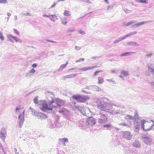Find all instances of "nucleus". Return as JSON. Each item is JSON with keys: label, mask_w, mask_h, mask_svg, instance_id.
Listing matches in <instances>:
<instances>
[{"label": "nucleus", "mask_w": 154, "mask_h": 154, "mask_svg": "<svg viewBox=\"0 0 154 154\" xmlns=\"http://www.w3.org/2000/svg\"><path fill=\"white\" fill-rule=\"evenodd\" d=\"M25 110L23 109V108H17L16 109V112L18 113L21 112L19 116V127H22L24 121V113Z\"/></svg>", "instance_id": "nucleus-1"}, {"label": "nucleus", "mask_w": 154, "mask_h": 154, "mask_svg": "<svg viewBox=\"0 0 154 154\" xmlns=\"http://www.w3.org/2000/svg\"><path fill=\"white\" fill-rule=\"evenodd\" d=\"M64 102L59 98H55L52 100L51 102L49 103V105H52L53 108L57 107L63 105Z\"/></svg>", "instance_id": "nucleus-2"}, {"label": "nucleus", "mask_w": 154, "mask_h": 154, "mask_svg": "<svg viewBox=\"0 0 154 154\" xmlns=\"http://www.w3.org/2000/svg\"><path fill=\"white\" fill-rule=\"evenodd\" d=\"M49 105L45 100H43L41 101L40 104V108L42 111L44 112L48 110L52 111V106H50Z\"/></svg>", "instance_id": "nucleus-3"}, {"label": "nucleus", "mask_w": 154, "mask_h": 154, "mask_svg": "<svg viewBox=\"0 0 154 154\" xmlns=\"http://www.w3.org/2000/svg\"><path fill=\"white\" fill-rule=\"evenodd\" d=\"M72 97L79 103H84L89 99V97L87 96H82L79 95H73Z\"/></svg>", "instance_id": "nucleus-4"}, {"label": "nucleus", "mask_w": 154, "mask_h": 154, "mask_svg": "<svg viewBox=\"0 0 154 154\" xmlns=\"http://www.w3.org/2000/svg\"><path fill=\"white\" fill-rule=\"evenodd\" d=\"M123 134L124 137L127 140H130L132 136L129 132L125 131L123 133Z\"/></svg>", "instance_id": "nucleus-5"}, {"label": "nucleus", "mask_w": 154, "mask_h": 154, "mask_svg": "<svg viewBox=\"0 0 154 154\" xmlns=\"http://www.w3.org/2000/svg\"><path fill=\"white\" fill-rule=\"evenodd\" d=\"M87 124L91 126H92L95 124V121L93 118H89L86 122Z\"/></svg>", "instance_id": "nucleus-6"}, {"label": "nucleus", "mask_w": 154, "mask_h": 154, "mask_svg": "<svg viewBox=\"0 0 154 154\" xmlns=\"http://www.w3.org/2000/svg\"><path fill=\"white\" fill-rule=\"evenodd\" d=\"M101 118L98 120V122L100 123H102L103 121H107V118L104 114L101 115Z\"/></svg>", "instance_id": "nucleus-7"}, {"label": "nucleus", "mask_w": 154, "mask_h": 154, "mask_svg": "<svg viewBox=\"0 0 154 154\" xmlns=\"http://www.w3.org/2000/svg\"><path fill=\"white\" fill-rule=\"evenodd\" d=\"M8 38L9 40L11 41L12 42V39H14L16 42H19V39L18 38L16 37L13 36L12 35H9L8 36Z\"/></svg>", "instance_id": "nucleus-8"}, {"label": "nucleus", "mask_w": 154, "mask_h": 154, "mask_svg": "<svg viewBox=\"0 0 154 154\" xmlns=\"http://www.w3.org/2000/svg\"><path fill=\"white\" fill-rule=\"evenodd\" d=\"M144 142L147 144H150L151 141V139L148 137H146L143 139Z\"/></svg>", "instance_id": "nucleus-9"}, {"label": "nucleus", "mask_w": 154, "mask_h": 154, "mask_svg": "<svg viewBox=\"0 0 154 154\" xmlns=\"http://www.w3.org/2000/svg\"><path fill=\"white\" fill-rule=\"evenodd\" d=\"M136 33V32H135L131 33L128 34L127 35H125V36L121 37V40H123L125 39V38H126L128 37H129V36H131V35H132L133 34H135Z\"/></svg>", "instance_id": "nucleus-10"}, {"label": "nucleus", "mask_w": 154, "mask_h": 154, "mask_svg": "<svg viewBox=\"0 0 154 154\" xmlns=\"http://www.w3.org/2000/svg\"><path fill=\"white\" fill-rule=\"evenodd\" d=\"M96 66H94L93 67H87L84 68L82 69V70L84 71H86L88 70H89L90 69H94V68L96 67Z\"/></svg>", "instance_id": "nucleus-11"}, {"label": "nucleus", "mask_w": 154, "mask_h": 154, "mask_svg": "<svg viewBox=\"0 0 154 154\" xmlns=\"http://www.w3.org/2000/svg\"><path fill=\"white\" fill-rule=\"evenodd\" d=\"M98 82L97 83L99 84H102L104 82L103 79L101 77H98Z\"/></svg>", "instance_id": "nucleus-12"}, {"label": "nucleus", "mask_w": 154, "mask_h": 154, "mask_svg": "<svg viewBox=\"0 0 154 154\" xmlns=\"http://www.w3.org/2000/svg\"><path fill=\"white\" fill-rule=\"evenodd\" d=\"M133 145L134 147L139 148L140 146L139 142L138 141L134 142L133 143Z\"/></svg>", "instance_id": "nucleus-13"}, {"label": "nucleus", "mask_w": 154, "mask_h": 154, "mask_svg": "<svg viewBox=\"0 0 154 154\" xmlns=\"http://www.w3.org/2000/svg\"><path fill=\"white\" fill-rule=\"evenodd\" d=\"M60 141L63 143L64 145H65V143L66 142H67L68 140V139L66 138H63L60 139Z\"/></svg>", "instance_id": "nucleus-14"}, {"label": "nucleus", "mask_w": 154, "mask_h": 154, "mask_svg": "<svg viewBox=\"0 0 154 154\" xmlns=\"http://www.w3.org/2000/svg\"><path fill=\"white\" fill-rule=\"evenodd\" d=\"M94 91H99L102 90L101 89L99 86H95L94 88Z\"/></svg>", "instance_id": "nucleus-15"}, {"label": "nucleus", "mask_w": 154, "mask_h": 154, "mask_svg": "<svg viewBox=\"0 0 154 154\" xmlns=\"http://www.w3.org/2000/svg\"><path fill=\"white\" fill-rule=\"evenodd\" d=\"M50 18L51 20L53 21H54L57 19V17L55 15H50Z\"/></svg>", "instance_id": "nucleus-16"}, {"label": "nucleus", "mask_w": 154, "mask_h": 154, "mask_svg": "<svg viewBox=\"0 0 154 154\" xmlns=\"http://www.w3.org/2000/svg\"><path fill=\"white\" fill-rule=\"evenodd\" d=\"M68 64V62H66L65 64L61 65L60 67L61 69H63L66 68Z\"/></svg>", "instance_id": "nucleus-17"}, {"label": "nucleus", "mask_w": 154, "mask_h": 154, "mask_svg": "<svg viewBox=\"0 0 154 154\" xmlns=\"http://www.w3.org/2000/svg\"><path fill=\"white\" fill-rule=\"evenodd\" d=\"M121 73L124 76H127L128 75V72H127L125 71H122Z\"/></svg>", "instance_id": "nucleus-18"}, {"label": "nucleus", "mask_w": 154, "mask_h": 154, "mask_svg": "<svg viewBox=\"0 0 154 154\" xmlns=\"http://www.w3.org/2000/svg\"><path fill=\"white\" fill-rule=\"evenodd\" d=\"M64 14L65 16H69L70 15L69 12L68 11L65 10L64 11Z\"/></svg>", "instance_id": "nucleus-19"}, {"label": "nucleus", "mask_w": 154, "mask_h": 154, "mask_svg": "<svg viewBox=\"0 0 154 154\" xmlns=\"http://www.w3.org/2000/svg\"><path fill=\"white\" fill-rule=\"evenodd\" d=\"M146 23V22H140V23H138L137 24H136V25L137 26H139L141 25H142L143 24H144L145 23Z\"/></svg>", "instance_id": "nucleus-20"}, {"label": "nucleus", "mask_w": 154, "mask_h": 154, "mask_svg": "<svg viewBox=\"0 0 154 154\" xmlns=\"http://www.w3.org/2000/svg\"><path fill=\"white\" fill-rule=\"evenodd\" d=\"M62 23L64 25H66L67 23V21L65 18L63 19L62 20Z\"/></svg>", "instance_id": "nucleus-21"}, {"label": "nucleus", "mask_w": 154, "mask_h": 154, "mask_svg": "<svg viewBox=\"0 0 154 154\" xmlns=\"http://www.w3.org/2000/svg\"><path fill=\"white\" fill-rule=\"evenodd\" d=\"M139 2L141 3H144L145 4H146L148 3V1L147 0H140L139 1Z\"/></svg>", "instance_id": "nucleus-22"}, {"label": "nucleus", "mask_w": 154, "mask_h": 154, "mask_svg": "<svg viewBox=\"0 0 154 154\" xmlns=\"http://www.w3.org/2000/svg\"><path fill=\"white\" fill-rule=\"evenodd\" d=\"M131 54V52H126L123 54H121V56L122 57L123 56H126L130 54Z\"/></svg>", "instance_id": "nucleus-23"}, {"label": "nucleus", "mask_w": 154, "mask_h": 154, "mask_svg": "<svg viewBox=\"0 0 154 154\" xmlns=\"http://www.w3.org/2000/svg\"><path fill=\"white\" fill-rule=\"evenodd\" d=\"M0 137L3 140L5 139V134H4L1 133L0 134Z\"/></svg>", "instance_id": "nucleus-24"}, {"label": "nucleus", "mask_w": 154, "mask_h": 154, "mask_svg": "<svg viewBox=\"0 0 154 154\" xmlns=\"http://www.w3.org/2000/svg\"><path fill=\"white\" fill-rule=\"evenodd\" d=\"M102 72V71H101V70H100V71H96L94 73V76H96L97 75V74L99 73V72Z\"/></svg>", "instance_id": "nucleus-25"}, {"label": "nucleus", "mask_w": 154, "mask_h": 154, "mask_svg": "<svg viewBox=\"0 0 154 154\" xmlns=\"http://www.w3.org/2000/svg\"><path fill=\"white\" fill-rule=\"evenodd\" d=\"M66 110V109L65 108H63L61 110L59 111V112L60 113H63Z\"/></svg>", "instance_id": "nucleus-26"}, {"label": "nucleus", "mask_w": 154, "mask_h": 154, "mask_svg": "<svg viewBox=\"0 0 154 154\" xmlns=\"http://www.w3.org/2000/svg\"><path fill=\"white\" fill-rule=\"evenodd\" d=\"M7 2L6 0H0V3L5 4Z\"/></svg>", "instance_id": "nucleus-27"}, {"label": "nucleus", "mask_w": 154, "mask_h": 154, "mask_svg": "<svg viewBox=\"0 0 154 154\" xmlns=\"http://www.w3.org/2000/svg\"><path fill=\"white\" fill-rule=\"evenodd\" d=\"M0 39L2 41L4 39V37L3 35L1 32H0Z\"/></svg>", "instance_id": "nucleus-28"}, {"label": "nucleus", "mask_w": 154, "mask_h": 154, "mask_svg": "<svg viewBox=\"0 0 154 154\" xmlns=\"http://www.w3.org/2000/svg\"><path fill=\"white\" fill-rule=\"evenodd\" d=\"M75 29H73L72 30H69L67 32L68 33V35H69V33L71 32H72L75 31Z\"/></svg>", "instance_id": "nucleus-29"}, {"label": "nucleus", "mask_w": 154, "mask_h": 154, "mask_svg": "<svg viewBox=\"0 0 154 154\" xmlns=\"http://www.w3.org/2000/svg\"><path fill=\"white\" fill-rule=\"evenodd\" d=\"M34 101L35 103L37 104L38 103V99L37 97L35 98L34 100Z\"/></svg>", "instance_id": "nucleus-30"}, {"label": "nucleus", "mask_w": 154, "mask_h": 154, "mask_svg": "<svg viewBox=\"0 0 154 154\" xmlns=\"http://www.w3.org/2000/svg\"><path fill=\"white\" fill-rule=\"evenodd\" d=\"M133 23L132 21H130L128 23H127L125 24V26H128L131 25Z\"/></svg>", "instance_id": "nucleus-31"}, {"label": "nucleus", "mask_w": 154, "mask_h": 154, "mask_svg": "<svg viewBox=\"0 0 154 154\" xmlns=\"http://www.w3.org/2000/svg\"><path fill=\"white\" fill-rule=\"evenodd\" d=\"M14 30L15 32V33L17 35H18L19 34V32L16 29H14Z\"/></svg>", "instance_id": "nucleus-32"}, {"label": "nucleus", "mask_w": 154, "mask_h": 154, "mask_svg": "<svg viewBox=\"0 0 154 154\" xmlns=\"http://www.w3.org/2000/svg\"><path fill=\"white\" fill-rule=\"evenodd\" d=\"M35 71L33 69H32L30 71V73H34L35 72Z\"/></svg>", "instance_id": "nucleus-33"}, {"label": "nucleus", "mask_w": 154, "mask_h": 154, "mask_svg": "<svg viewBox=\"0 0 154 154\" xmlns=\"http://www.w3.org/2000/svg\"><path fill=\"white\" fill-rule=\"evenodd\" d=\"M85 59L84 58H81L79 60H78L77 62H79L80 61H83Z\"/></svg>", "instance_id": "nucleus-34"}, {"label": "nucleus", "mask_w": 154, "mask_h": 154, "mask_svg": "<svg viewBox=\"0 0 154 154\" xmlns=\"http://www.w3.org/2000/svg\"><path fill=\"white\" fill-rule=\"evenodd\" d=\"M104 127H109L111 126V125L110 124H108L106 125H105L103 126Z\"/></svg>", "instance_id": "nucleus-35"}, {"label": "nucleus", "mask_w": 154, "mask_h": 154, "mask_svg": "<svg viewBox=\"0 0 154 154\" xmlns=\"http://www.w3.org/2000/svg\"><path fill=\"white\" fill-rule=\"evenodd\" d=\"M37 65L36 63H34L32 65V66L33 67H35L37 66Z\"/></svg>", "instance_id": "nucleus-36"}, {"label": "nucleus", "mask_w": 154, "mask_h": 154, "mask_svg": "<svg viewBox=\"0 0 154 154\" xmlns=\"http://www.w3.org/2000/svg\"><path fill=\"white\" fill-rule=\"evenodd\" d=\"M112 8V7L110 6H108L107 8V10H109L110 9H111Z\"/></svg>", "instance_id": "nucleus-37"}, {"label": "nucleus", "mask_w": 154, "mask_h": 154, "mask_svg": "<svg viewBox=\"0 0 154 154\" xmlns=\"http://www.w3.org/2000/svg\"><path fill=\"white\" fill-rule=\"evenodd\" d=\"M121 40H121V38H120L119 40H116V41H115V42H114V43H116L119 42Z\"/></svg>", "instance_id": "nucleus-38"}, {"label": "nucleus", "mask_w": 154, "mask_h": 154, "mask_svg": "<svg viewBox=\"0 0 154 154\" xmlns=\"http://www.w3.org/2000/svg\"><path fill=\"white\" fill-rule=\"evenodd\" d=\"M0 150L2 151H3V149H2V147L0 144Z\"/></svg>", "instance_id": "nucleus-39"}, {"label": "nucleus", "mask_w": 154, "mask_h": 154, "mask_svg": "<svg viewBox=\"0 0 154 154\" xmlns=\"http://www.w3.org/2000/svg\"><path fill=\"white\" fill-rule=\"evenodd\" d=\"M104 2L107 4H108V0H104Z\"/></svg>", "instance_id": "nucleus-40"}, {"label": "nucleus", "mask_w": 154, "mask_h": 154, "mask_svg": "<svg viewBox=\"0 0 154 154\" xmlns=\"http://www.w3.org/2000/svg\"><path fill=\"white\" fill-rule=\"evenodd\" d=\"M44 17H50V16H48L47 15H44Z\"/></svg>", "instance_id": "nucleus-41"}, {"label": "nucleus", "mask_w": 154, "mask_h": 154, "mask_svg": "<svg viewBox=\"0 0 154 154\" xmlns=\"http://www.w3.org/2000/svg\"><path fill=\"white\" fill-rule=\"evenodd\" d=\"M99 108V109H101V107H100V105H98L97 106Z\"/></svg>", "instance_id": "nucleus-42"}, {"label": "nucleus", "mask_w": 154, "mask_h": 154, "mask_svg": "<svg viewBox=\"0 0 154 154\" xmlns=\"http://www.w3.org/2000/svg\"><path fill=\"white\" fill-rule=\"evenodd\" d=\"M106 80L108 82H111L112 81V80H109V79H107Z\"/></svg>", "instance_id": "nucleus-43"}, {"label": "nucleus", "mask_w": 154, "mask_h": 154, "mask_svg": "<svg viewBox=\"0 0 154 154\" xmlns=\"http://www.w3.org/2000/svg\"><path fill=\"white\" fill-rule=\"evenodd\" d=\"M48 41L49 42H53V43H56V42H55L54 41Z\"/></svg>", "instance_id": "nucleus-44"}, {"label": "nucleus", "mask_w": 154, "mask_h": 154, "mask_svg": "<svg viewBox=\"0 0 154 154\" xmlns=\"http://www.w3.org/2000/svg\"><path fill=\"white\" fill-rule=\"evenodd\" d=\"M80 33L81 34H82V33H84V32L83 31V32H81L80 31Z\"/></svg>", "instance_id": "nucleus-45"}, {"label": "nucleus", "mask_w": 154, "mask_h": 154, "mask_svg": "<svg viewBox=\"0 0 154 154\" xmlns=\"http://www.w3.org/2000/svg\"><path fill=\"white\" fill-rule=\"evenodd\" d=\"M120 76V77H121V78H122V75H120V76Z\"/></svg>", "instance_id": "nucleus-46"}]
</instances>
